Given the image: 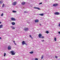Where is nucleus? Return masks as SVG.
Here are the masks:
<instances>
[{
    "instance_id": "nucleus-38",
    "label": "nucleus",
    "mask_w": 60,
    "mask_h": 60,
    "mask_svg": "<svg viewBox=\"0 0 60 60\" xmlns=\"http://www.w3.org/2000/svg\"><path fill=\"white\" fill-rule=\"evenodd\" d=\"M13 42H14V43H15V41H13Z\"/></svg>"
},
{
    "instance_id": "nucleus-32",
    "label": "nucleus",
    "mask_w": 60,
    "mask_h": 60,
    "mask_svg": "<svg viewBox=\"0 0 60 60\" xmlns=\"http://www.w3.org/2000/svg\"><path fill=\"white\" fill-rule=\"evenodd\" d=\"M59 26H60V23H59Z\"/></svg>"
},
{
    "instance_id": "nucleus-10",
    "label": "nucleus",
    "mask_w": 60,
    "mask_h": 60,
    "mask_svg": "<svg viewBox=\"0 0 60 60\" xmlns=\"http://www.w3.org/2000/svg\"><path fill=\"white\" fill-rule=\"evenodd\" d=\"M34 8L35 9H38V10H40V8H38V7H34Z\"/></svg>"
},
{
    "instance_id": "nucleus-27",
    "label": "nucleus",
    "mask_w": 60,
    "mask_h": 60,
    "mask_svg": "<svg viewBox=\"0 0 60 60\" xmlns=\"http://www.w3.org/2000/svg\"><path fill=\"white\" fill-rule=\"evenodd\" d=\"M3 15H4V14L3 13H2L1 15V16H3Z\"/></svg>"
},
{
    "instance_id": "nucleus-20",
    "label": "nucleus",
    "mask_w": 60,
    "mask_h": 60,
    "mask_svg": "<svg viewBox=\"0 0 60 60\" xmlns=\"http://www.w3.org/2000/svg\"><path fill=\"white\" fill-rule=\"evenodd\" d=\"M46 34H49V32L48 31H46Z\"/></svg>"
},
{
    "instance_id": "nucleus-5",
    "label": "nucleus",
    "mask_w": 60,
    "mask_h": 60,
    "mask_svg": "<svg viewBox=\"0 0 60 60\" xmlns=\"http://www.w3.org/2000/svg\"><path fill=\"white\" fill-rule=\"evenodd\" d=\"M24 29V31H28L29 29H28V28H25Z\"/></svg>"
},
{
    "instance_id": "nucleus-13",
    "label": "nucleus",
    "mask_w": 60,
    "mask_h": 60,
    "mask_svg": "<svg viewBox=\"0 0 60 60\" xmlns=\"http://www.w3.org/2000/svg\"><path fill=\"white\" fill-rule=\"evenodd\" d=\"M26 4L25 2H22V3L21 4H22V5H23L24 4Z\"/></svg>"
},
{
    "instance_id": "nucleus-1",
    "label": "nucleus",
    "mask_w": 60,
    "mask_h": 60,
    "mask_svg": "<svg viewBox=\"0 0 60 60\" xmlns=\"http://www.w3.org/2000/svg\"><path fill=\"white\" fill-rule=\"evenodd\" d=\"M41 35H42L41 34H40L38 35V36L39 37V38H44V36H41Z\"/></svg>"
},
{
    "instance_id": "nucleus-31",
    "label": "nucleus",
    "mask_w": 60,
    "mask_h": 60,
    "mask_svg": "<svg viewBox=\"0 0 60 60\" xmlns=\"http://www.w3.org/2000/svg\"><path fill=\"white\" fill-rule=\"evenodd\" d=\"M55 58H57V56H55Z\"/></svg>"
},
{
    "instance_id": "nucleus-4",
    "label": "nucleus",
    "mask_w": 60,
    "mask_h": 60,
    "mask_svg": "<svg viewBox=\"0 0 60 60\" xmlns=\"http://www.w3.org/2000/svg\"><path fill=\"white\" fill-rule=\"evenodd\" d=\"M8 49V50H11V46L10 45H9Z\"/></svg>"
},
{
    "instance_id": "nucleus-7",
    "label": "nucleus",
    "mask_w": 60,
    "mask_h": 60,
    "mask_svg": "<svg viewBox=\"0 0 60 60\" xmlns=\"http://www.w3.org/2000/svg\"><path fill=\"white\" fill-rule=\"evenodd\" d=\"M58 5V4H56L53 5V6H55V7H56V6H57Z\"/></svg>"
},
{
    "instance_id": "nucleus-2",
    "label": "nucleus",
    "mask_w": 60,
    "mask_h": 60,
    "mask_svg": "<svg viewBox=\"0 0 60 60\" xmlns=\"http://www.w3.org/2000/svg\"><path fill=\"white\" fill-rule=\"evenodd\" d=\"M10 53H11L12 55H14L15 53H14V51H12L10 52Z\"/></svg>"
},
{
    "instance_id": "nucleus-37",
    "label": "nucleus",
    "mask_w": 60,
    "mask_h": 60,
    "mask_svg": "<svg viewBox=\"0 0 60 60\" xmlns=\"http://www.w3.org/2000/svg\"><path fill=\"white\" fill-rule=\"evenodd\" d=\"M2 23V22H0V24H1Z\"/></svg>"
},
{
    "instance_id": "nucleus-28",
    "label": "nucleus",
    "mask_w": 60,
    "mask_h": 60,
    "mask_svg": "<svg viewBox=\"0 0 60 60\" xmlns=\"http://www.w3.org/2000/svg\"><path fill=\"white\" fill-rule=\"evenodd\" d=\"M44 41V40H41V41H42V42H43V41Z\"/></svg>"
},
{
    "instance_id": "nucleus-30",
    "label": "nucleus",
    "mask_w": 60,
    "mask_h": 60,
    "mask_svg": "<svg viewBox=\"0 0 60 60\" xmlns=\"http://www.w3.org/2000/svg\"><path fill=\"white\" fill-rule=\"evenodd\" d=\"M42 4V3H39V4Z\"/></svg>"
},
{
    "instance_id": "nucleus-21",
    "label": "nucleus",
    "mask_w": 60,
    "mask_h": 60,
    "mask_svg": "<svg viewBox=\"0 0 60 60\" xmlns=\"http://www.w3.org/2000/svg\"><path fill=\"white\" fill-rule=\"evenodd\" d=\"M54 41H56V38H54Z\"/></svg>"
},
{
    "instance_id": "nucleus-26",
    "label": "nucleus",
    "mask_w": 60,
    "mask_h": 60,
    "mask_svg": "<svg viewBox=\"0 0 60 60\" xmlns=\"http://www.w3.org/2000/svg\"><path fill=\"white\" fill-rule=\"evenodd\" d=\"M12 29H15V27H12Z\"/></svg>"
},
{
    "instance_id": "nucleus-19",
    "label": "nucleus",
    "mask_w": 60,
    "mask_h": 60,
    "mask_svg": "<svg viewBox=\"0 0 60 60\" xmlns=\"http://www.w3.org/2000/svg\"><path fill=\"white\" fill-rule=\"evenodd\" d=\"M12 12H13L14 13H16V11H12Z\"/></svg>"
},
{
    "instance_id": "nucleus-6",
    "label": "nucleus",
    "mask_w": 60,
    "mask_h": 60,
    "mask_svg": "<svg viewBox=\"0 0 60 60\" xmlns=\"http://www.w3.org/2000/svg\"><path fill=\"white\" fill-rule=\"evenodd\" d=\"M11 19L12 21H15L16 20V19L13 18H11Z\"/></svg>"
},
{
    "instance_id": "nucleus-25",
    "label": "nucleus",
    "mask_w": 60,
    "mask_h": 60,
    "mask_svg": "<svg viewBox=\"0 0 60 60\" xmlns=\"http://www.w3.org/2000/svg\"><path fill=\"white\" fill-rule=\"evenodd\" d=\"M43 55H42L41 57V59H43Z\"/></svg>"
},
{
    "instance_id": "nucleus-3",
    "label": "nucleus",
    "mask_w": 60,
    "mask_h": 60,
    "mask_svg": "<svg viewBox=\"0 0 60 60\" xmlns=\"http://www.w3.org/2000/svg\"><path fill=\"white\" fill-rule=\"evenodd\" d=\"M16 4H17V2L16 1H15L12 4L13 5H15Z\"/></svg>"
},
{
    "instance_id": "nucleus-15",
    "label": "nucleus",
    "mask_w": 60,
    "mask_h": 60,
    "mask_svg": "<svg viewBox=\"0 0 60 60\" xmlns=\"http://www.w3.org/2000/svg\"><path fill=\"white\" fill-rule=\"evenodd\" d=\"M39 15H40L41 16H42L44 14H39Z\"/></svg>"
},
{
    "instance_id": "nucleus-17",
    "label": "nucleus",
    "mask_w": 60,
    "mask_h": 60,
    "mask_svg": "<svg viewBox=\"0 0 60 60\" xmlns=\"http://www.w3.org/2000/svg\"><path fill=\"white\" fill-rule=\"evenodd\" d=\"M24 12L25 13H28V12H27L26 11H25Z\"/></svg>"
},
{
    "instance_id": "nucleus-23",
    "label": "nucleus",
    "mask_w": 60,
    "mask_h": 60,
    "mask_svg": "<svg viewBox=\"0 0 60 60\" xmlns=\"http://www.w3.org/2000/svg\"><path fill=\"white\" fill-rule=\"evenodd\" d=\"M30 37V38H31V39H33V37H32L31 36V35H30L29 36Z\"/></svg>"
},
{
    "instance_id": "nucleus-8",
    "label": "nucleus",
    "mask_w": 60,
    "mask_h": 60,
    "mask_svg": "<svg viewBox=\"0 0 60 60\" xmlns=\"http://www.w3.org/2000/svg\"><path fill=\"white\" fill-rule=\"evenodd\" d=\"M55 15H59V13L58 12H56L54 13Z\"/></svg>"
},
{
    "instance_id": "nucleus-24",
    "label": "nucleus",
    "mask_w": 60,
    "mask_h": 60,
    "mask_svg": "<svg viewBox=\"0 0 60 60\" xmlns=\"http://www.w3.org/2000/svg\"><path fill=\"white\" fill-rule=\"evenodd\" d=\"M6 55V53H4V56H5V55Z\"/></svg>"
},
{
    "instance_id": "nucleus-16",
    "label": "nucleus",
    "mask_w": 60,
    "mask_h": 60,
    "mask_svg": "<svg viewBox=\"0 0 60 60\" xmlns=\"http://www.w3.org/2000/svg\"><path fill=\"white\" fill-rule=\"evenodd\" d=\"M33 53L34 52H33V51H31L30 52V53L31 54H33Z\"/></svg>"
},
{
    "instance_id": "nucleus-34",
    "label": "nucleus",
    "mask_w": 60,
    "mask_h": 60,
    "mask_svg": "<svg viewBox=\"0 0 60 60\" xmlns=\"http://www.w3.org/2000/svg\"><path fill=\"white\" fill-rule=\"evenodd\" d=\"M0 39H1V40L2 39V38L1 37H0Z\"/></svg>"
},
{
    "instance_id": "nucleus-29",
    "label": "nucleus",
    "mask_w": 60,
    "mask_h": 60,
    "mask_svg": "<svg viewBox=\"0 0 60 60\" xmlns=\"http://www.w3.org/2000/svg\"><path fill=\"white\" fill-rule=\"evenodd\" d=\"M35 60H38V59L37 58H35Z\"/></svg>"
},
{
    "instance_id": "nucleus-12",
    "label": "nucleus",
    "mask_w": 60,
    "mask_h": 60,
    "mask_svg": "<svg viewBox=\"0 0 60 60\" xmlns=\"http://www.w3.org/2000/svg\"><path fill=\"white\" fill-rule=\"evenodd\" d=\"M11 24L12 25H15V23L14 22H12Z\"/></svg>"
},
{
    "instance_id": "nucleus-22",
    "label": "nucleus",
    "mask_w": 60,
    "mask_h": 60,
    "mask_svg": "<svg viewBox=\"0 0 60 60\" xmlns=\"http://www.w3.org/2000/svg\"><path fill=\"white\" fill-rule=\"evenodd\" d=\"M4 4H3L2 6V7H4Z\"/></svg>"
},
{
    "instance_id": "nucleus-33",
    "label": "nucleus",
    "mask_w": 60,
    "mask_h": 60,
    "mask_svg": "<svg viewBox=\"0 0 60 60\" xmlns=\"http://www.w3.org/2000/svg\"><path fill=\"white\" fill-rule=\"evenodd\" d=\"M58 33L59 34H60V31L58 32Z\"/></svg>"
},
{
    "instance_id": "nucleus-36",
    "label": "nucleus",
    "mask_w": 60,
    "mask_h": 60,
    "mask_svg": "<svg viewBox=\"0 0 60 60\" xmlns=\"http://www.w3.org/2000/svg\"><path fill=\"white\" fill-rule=\"evenodd\" d=\"M14 43L15 45H16V44L15 43Z\"/></svg>"
},
{
    "instance_id": "nucleus-18",
    "label": "nucleus",
    "mask_w": 60,
    "mask_h": 60,
    "mask_svg": "<svg viewBox=\"0 0 60 60\" xmlns=\"http://www.w3.org/2000/svg\"><path fill=\"white\" fill-rule=\"evenodd\" d=\"M3 27V25H0V28H1Z\"/></svg>"
},
{
    "instance_id": "nucleus-14",
    "label": "nucleus",
    "mask_w": 60,
    "mask_h": 60,
    "mask_svg": "<svg viewBox=\"0 0 60 60\" xmlns=\"http://www.w3.org/2000/svg\"><path fill=\"white\" fill-rule=\"evenodd\" d=\"M3 1L1 0L0 1V4H3Z\"/></svg>"
},
{
    "instance_id": "nucleus-39",
    "label": "nucleus",
    "mask_w": 60,
    "mask_h": 60,
    "mask_svg": "<svg viewBox=\"0 0 60 60\" xmlns=\"http://www.w3.org/2000/svg\"><path fill=\"white\" fill-rule=\"evenodd\" d=\"M11 27H13V26H11Z\"/></svg>"
},
{
    "instance_id": "nucleus-9",
    "label": "nucleus",
    "mask_w": 60,
    "mask_h": 60,
    "mask_svg": "<svg viewBox=\"0 0 60 60\" xmlns=\"http://www.w3.org/2000/svg\"><path fill=\"white\" fill-rule=\"evenodd\" d=\"M22 45H24V44H26V43H25V41H23L22 42Z\"/></svg>"
},
{
    "instance_id": "nucleus-35",
    "label": "nucleus",
    "mask_w": 60,
    "mask_h": 60,
    "mask_svg": "<svg viewBox=\"0 0 60 60\" xmlns=\"http://www.w3.org/2000/svg\"><path fill=\"white\" fill-rule=\"evenodd\" d=\"M39 25H40V26H41V24H40Z\"/></svg>"
},
{
    "instance_id": "nucleus-11",
    "label": "nucleus",
    "mask_w": 60,
    "mask_h": 60,
    "mask_svg": "<svg viewBox=\"0 0 60 60\" xmlns=\"http://www.w3.org/2000/svg\"><path fill=\"white\" fill-rule=\"evenodd\" d=\"M39 20L38 19H36L35 20V23H37L39 22Z\"/></svg>"
}]
</instances>
